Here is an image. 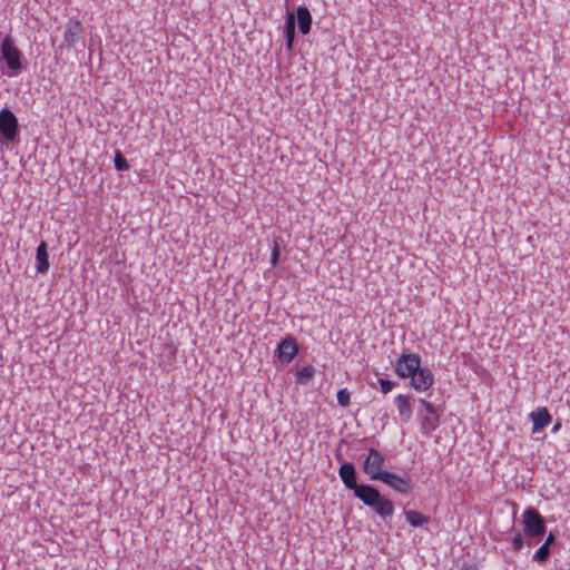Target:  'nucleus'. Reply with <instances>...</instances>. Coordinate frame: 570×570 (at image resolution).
Returning a JSON list of instances; mask_svg holds the SVG:
<instances>
[{
	"instance_id": "f03ea898",
	"label": "nucleus",
	"mask_w": 570,
	"mask_h": 570,
	"mask_svg": "<svg viewBox=\"0 0 570 570\" xmlns=\"http://www.w3.org/2000/svg\"><path fill=\"white\" fill-rule=\"evenodd\" d=\"M522 522L524 534L528 538L539 540L547 531L544 518L534 508H528L523 511Z\"/></svg>"
},
{
	"instance_id": "6ab92c4d",
	"label": "nucleus",
	"mask_w": 570,
	"mask_h": 570,
	"mask_svg": "<svg viewBox=\"0 0 570 570\" xmlns=\"http://www.w3.org/2000/svg\"><path fill=\"white\" fill-rule=\"evenodd\" d=\"M114 164H115V168L118 171H126L129 169V164L120 150H116L115 157H114Z\"/></svg>"
},
{
	"instance_id": "f8f14e48",
	"label": "nucleus",
	"mask_w": 570,
	"mask_h": 570,
	"mask_svg": "<svg viewBox=\"0 0 570 570\" xmlns=\"http://www.w3.org/2000/svg\"><path fill=\"white\" fill-rule=\"evenodd\" d=\"M295 21L297 20L298 31L302 35H307L312 28V14L307 7L299 6L296 9Z\"/></svg>"
},
{
	"instance_id": "0eeeda50",
	"label": "nucleus",
	"mask_w": 570,
	"mask_h": 570,
	"mask_svg": "<svg viewBox=\"0 0 570 570\" xmlns=\"http://www.w3.org/2000/svg\"><path fill=\"white\" fill-rule=\"evenodd\" d=\"M385 455L382 454L380 451H377L374 448H371L368 450V455L364 460L362 464V470L365 474L370 476V480L372 481H379L380 479H375L374 475L379 473H386L387 471L383 470L382 468L385 464Z\"/></svg>"
},
{
	"instance_id": "1a4fd4ad",
	"label": "nucleus",
	"mask_w": 570,
	"mask_h": 570,
	"mask_svg": "<svg viewBox=\"0 0 570 570\" xmlns=\"http://www.w3.org/2000/svg\"><path fill=\"white\" fill-rule=\"evenodd\" d=\"M434 383V375L429 367H421L411 376V386L419 391H428Z\"/></svg>"
},
{
	"instance_id": "a211bd4d",
	"label": "nucleus",
	"mask_w": 570,
	"mask_h": 570,
	"mask_svg": "<svg viewBox=\"0 0 570 570\" xmlns=\"http://www.w3.org/2000/svg\"><path fill=\"white\" fill-rule=\"evenodd\" d=\"M551 557V549L548 546L541 544L540 548L532 556V561L543 566Z\"/></svg>"
},
{
	"instance_id": "39448f33",
	"label": "nucleus",
	"mask_w": 570,
	"mask_h": 570,
	"mask_svg": "<svg viewBox=\"0 0 570 570\" xmlns=\"http://www.w3.org/2000/svg\"><path fill=\"white\" fill-rule=\"evenodd\" d=\"M420 404L428 412L426 415H422L421 413H419L421 432L425 436H431V434L440 425V413H439L438 409L432 403L428 402L424 399H420Z\"/></svg>"
},
{
	"instance_id": "6e6552de",
	"label": "nucleus",
	"mask_w": 570,
	"mask_h": 570,
	"mask_svg": "<svg viewBox=\"0 0 570 570\" xmlns=\"http://www.w3.org/2000/svg\"><path fill=\"white\" fill-rule=\"evenodd\" d=\"M299 351L297 341L292 335H286L277 345L275 356L282 364L291 363Z\"/></svg>"
},
{
	"instance_id": "393cba45",
	"label": "nucleus",
	"mask_w": 570,
	"mask_h": 570,
	"mask_svg": "<svg viewBox=\"0 0 570 570\" xmlns=\"http://www.w3.org/2000/svg\"><path fill=\"white\" fill-rule=\"evenodd\" d=\"M460 570H479L475 562H463Z\"/></svg>"
},
{
	"instance_id": "dca6fc26",
	"label": "nucleus",
	"mask_w": 570,
	"mask_h": 570,
	"mask_svg": "<svg viewBox=\"0 0 570 570\" xmlns=\"http://www.w3.org/2000/svg\"><path fill=\"white\" fill-rule=\"evenodd\" d=\"M404 515L405 520L414 528L423 527L430 521L429 517L415 510H405Z\"/></svg>"
},
{
	"instance_id": "20e7f679",
	"label": "nucleus",
	"mask_w": 570,
	"mask_h": 570,
	"mask_svg": "<svg viewBox=\"0 0 570 570\" xmlns=\"http://www.w3.org/2000/svg\"><path fill=\"white\" fill-rule=\"evenodd\" d=\"M374 476L401 494H410L414 489V483L411 476L406 473L399 475L392 472H386L379 473Z\"/></svg>"
},
{
	"instance_id": "9b49d317",
	"label": "nucleus",
	"mask_w": 570,
	"mask_h": 570,
	"mask_svg": "<svg viewBox=\"0 0 570 570\" xmlns=\"http://www.w3.org/2000/svg\"><path fill=\"white\" fill-rule=\"evenodd\" d=\"M530 419L533 423L532 433H537L539 430L549 425L552 421V416L546 406H539L530 413Z\"/></svg>"
},
{
	"instance_id": "423d86ee",
	"label": "nucleus",
	"mask_w": 570,
	"mask_h": 570,
	"mask_svg": "<svg viewBox=\"0 0 570 570\" xmlns=\"http://www.w3.org/2000/svg\"><path fill=\"white\" fill-rule=\"evenodd\" d=\"M421 356L414 353H403L394 364V371L401 379H411L420 368Z\"/></svg>"
},
{
	"instance_id": "412c9836",
	"label": "nucleus",
	"mask_w": 570,
	"mask_h": 570,
	"mask_svg": "<svg viewBox=\"0 0 570 570\" xmlns=\"http://www.w3.org/2000/svg\"><path fill=\"white\" fill-rule=\"evenodd\" d=\"M377 383L380 384L381 391L383 394L390 393L393 387L396 385L395 382L386 379H379Z\"/></svg>"
},
{
	"instance_id": "ddd939ff",
	"label": "nucleus",
	"mask_w": 570,
	"mask_h": 570,
	"mask_svg": "<svg viewBox=\"0 0 570 570\" xmlns=\"http://www.w3.org/2000/svg\"><path fill=\"white\" fill-rule=\"evenodd\" d=\"M37 273L46 274L49 271V254L48 245L45 240H41L36 250Z\"/></svg>"
},
{
	"instance_id": "2eb2a0df",
	"label": "nucleus",
	"mask_w": 570,
	"mask_h": 570,
	"mask_svg": "<svg viewBox=\"0 0 570 570\" xmlns=\"http://www.w3.org/2000/svg\"><path fill=\"white\" fill-rule=\"evenodd\" d=\"M284 36L286 39V49L291 51L295 40V16L293 12H288L286 16Z\"/></svg>"
},
{
	"instance_id": "aec40b11",
	"label": "nucleus",
	"mask_w": 570,
	"mask_h": 570,
	"mask_svg": "<svg viewBox=\"0 0 570 570\" xmlns=\"http://www.w3.org/2000/svg\"><path fill=\"white\" fill-rule=\"evenodd\" d=\"M337 403L342 406V407H346L350 405V402H351V393L347 389H341L338 390L337 392Z\"/></svg>"
},
{
	"instance_id": "f3484780",
	"label": "nucleus",
	"mask_w": 570,
	"mask_h": 570,
	"mask_svg": "<svg viewBox=\"0 0 570 570\" xmlns=\"http://www.w3.org/2000/svg\"><path fill=\"white\" fill-rule=\"evenodd\" d=\"M315 368L312 365L304 366L299 368L296 374V383L298 384H306L314 375Z\"/></svg>"
},
{
	"instance_id": "7ed1b4c3",
	"label": "nucleus",
	"mask_w": 570,
	"mask_h": 570,
	"mask_svg": "<svg viewBox=\"0 0 570 570\" xmlns=\"http://www.w3.org/2000/svg\"><path fill=\"white\" fill-rule=\"evenodd\" d=\"M20 135L17 116L9 108L0 110V140L13 142Z\"/></svg>"
},
{
	"instance_id": "bb28decb",
	"label": "nucleus",
	"mask_w": 570,
	"mask_h": 570,
	"mask_svg": "<svg viewBox=\"0 0 570 570\" xmlns=\"http://www.w3.org/2000/svg\"><path fill=\"white\" fill-rule=\"evenodd\" d=\"M533 540H534V539L529 538V540H528V542H527V543H528V546H532V544H533Z\"/></svg>"
},
{
	"instance_id": "f257e3e1",
	"label": "nucleus",
	"mask_w": 570,
	"mask_h": 570,
	"mask_svg": "<svg viewBox=\"0 0 570 570\" xmlns=\"http://www.w3.org/2000/svg\"><path fill=\"white\" fill-rule=\"evenodd\" d=\"M335 458L341 463L338 475L345 488L353 490L355 498L371 508L384 522L391 520L394 514L393 501L382 495L371 484H358L355 465L352 462L344 461L338 452Z\"/></svg>"
},
{
	"instance_id": "a878e982",
	"label": "nucleus",
	"mask_w": 570,
	"mask_h": 570,
	"mask_svg": "<svg viewBox=\"0 0 570 570\" xmlns=\"http://www.w3.org/2000/svg\"><path fill=\"white\" fill-rule=\"evenodd\" d=\"M561 429V422H557L552 428V433H557Z\"/></svg>"
},
{
	"instance_id": "9d476101",
	"label": "nucleus",
	"mask_w": 570,
	"mask_h": 570,
	"mask_svg": "<svg viewBox=\"0 0 570 570\" xmlns=\"http://www.w3.org/2000/svg\"><path fill=\"white\" fill-rule=\"evenodd\" d=\"M83 31L82 24L78 19H70L66 24L63 33V45L70 47L75 46L81 37Z\"/></svg>"
},
{
	"instance_id": "4be33fe9",
	"label": "nucleus",
	"mask_w": 570,
	"mask_h": 570,
	"mask_svg": "<svg viewBox=\"0 0 570 570\" xmlns=\"http://www.w3.org/2000/svg\"><path fill=\"white\" fill-rule=\"evenodd\" d=\"M524 543H525V541H524L523 534H522V533H520V532H518V533L513 537V539H512V542H511V544H512V549H513L514 551H521V550H522V548H523V546H524Z\"/></svg>"
},
{
	"instance_id": "5701e85b",
	"label": "nucleus",
	"mask_w": 570,
	"mask_h": 570,
	"mask_svg": "<svg viewBox=\"0 0 570 570\" xmlns=\"http://www.w3.org/2000/svg\"><path fill=\"white\" fill-rule=\"evenodd\" d=\"M279 256H281V249H279V245L276 240H274V246L272 248V254H271V264L272 266H276L278 261H279Z\"/></svg>"
},
{
	"instance_id": "4468645a",
	"label": "nucleus",
	"mask_w": 570,
	"mask_h": 570,
	"mask_svg": "<svg viewBox=\"0 0 570 570\" xmlns=\"http://www.w3.org/2000/svg\"><path fill=\"white\" fill-rule=\"evenodd\" d=\"M394 402L402 422L407 423L412 417V405L410 397L403 394H399L394 397Z\"/></svg>"
},
{
	"instance_id": "b1692460",
	"label": "nucleus",
	"mask_w": 570,
	"mask_h": 570,
	"mask_svg": "<svg viewBox=\"0 0 570 570\" xmlns=\"http://www.w3.org/2000/svg\"><path fill=\"white\" fill-rule=\"evenodd\" d=\"M557 540V534L553 531H550L549 534L546 537V540L542 544L550 547Z\"/></svg>"
}]
</instances>
